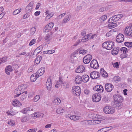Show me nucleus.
Instances as JSON below:
<instances>
[{
  "instance_id": "nucleus-1",
  "label": "nucleus",
  "mask_w": 132,
  "mask_h": 132,
  "mask_svg": "<svg viewBox=\"0 0 132 132\" xmlns=\"http://www.w3.org/2000/svg\"><path fill=\"white\" fill-rule=\"evenodd\" d=\"M114 103L116 105L115 107L117 109H120L122 105V102L123 98L122 96L118 94H115L113 95Z\"/></svg>"
},
{
  "instance_id": "nucleus-2",
  "label": "nucleus",
  "mask_w": 132,
  "mask_h": 132,
  "mask_svg": "<svg viewBox=\"0 0 132 132\" xmlns=\"http://www.w3.org/2000/svg\"><path fill=\"white\" fill-rule=\"evenodd\" d=\"M114 44L113 42L110 40H108L103 43L102 45V47L107 50H110L114 47Z\"/></svg>"
},
{
  "instance_id": "nucleus-3",
  "label": "nucleus",
  "mask_w": 132,
  "mask_h": 132,
  "mask_svg": "<svg viewBox=\"0 0 132 132\" xmlns=\"http://www.w3.org/2000/svg\"><path fill=\"white\" fill-rule=\"evenodd\" d=\"M125 35L129 37H132V24H130L129 26L126 27L124 30Z\"/></svg>"
},
{
  "instance_id": "nucleus-4",
  "label": "nucleus",
  "mask_w": 132,
  "mask_h": 132,
  "mask_svg": "<svg viewBox=\"0 0 132 132\" xmlns=\"http://www.w3.org/2000/svg\"><path fill=\"white\" fill-rule=\"evenodd\" d=\"M92 99L93 102H97L101 100V96L100 94L96 93L92 95Z\"/></svg>"
},
{
  "instance_id": "nucleus-5",
  "label": "nucleus",
  "mask_w": 132,
  "mask_h": 132,
  "mask_svg": "<svg viewBox=\"0 0 132 132\" xmlns=\"http://www.w3.org/2000/svg\"><path fill=\"white\" fill-rule=\"evenodd\" d=\"M123 16V15L121 14L115 15L110 18L108 20V21H110L111 20L113 21V22L116 21L121 18Z\"/></svg>"
},
{
  "instance_id": "nucleus-6",
  "label": "nucleus",
  "mask_w": 132,
  "mask_h": 132,
  "mask_svg": "<svg viewBox=\"0 0 132 132\" xmlns=\"http://www.w3.org/2000/svg\"><path fill=\"white\" fill-rule=\"evenodd\" d=\"M103 111L105 113L107 114H113L115 112L114 110H111L110 107L108 106L105 107L103 109Z\"/></svg>"
},
{
  "instance_id": "nucleus-7",
  "label": "nucleus",
  "mask_w": 132,
  "mask_h": 132,
  "mask_svg": "<svg viewBox=\"0 0 132 132\" xmlns=\"http://www.w3.org/2000/svg\"><path fill=\"white\" fill-rule=\"evenodd\" d=\"M53 26V23L52 22L49 23L45 27L43 30V31L45 33L49 32L52 29Z\"/></svg>"
},
{
  "instance_id": "nucleus-8",
  "label": "nucleus",
  "mask_w": 132,
  "mask_h": 132,
  "mask_svg": "<svg viewBox=\"0 0 132 132\" xmlns=\"http://www.w3.org/2000/svg\"><path fill=\"white\" fill-rule=\"evenodd\" d=\"M90 76L91 78L93 79H97L100 77V74L98 72L93 71L91 73Z\"/></svg>"
},
{
  "instance_id": "nucleus-9",
  "label": "nucleus",
  "mask_w": 132,
  "mask_h": 132,
  "mask_svg": "<svg viewBox=\"0 0 132 132\" xmlns=\"http://www.w3.org/2000/svg\"><path fill=\"white\" fill-rule=\"evenodd\" d=\"M72 92L73 94H75L77 96H79L80 94V87L78 86H76L72 89Z\"/></svg>"
},
{
  "instance_id": "nucleus-10",
  "label": "nucleus",
  "mask_w": 132,
  "mask_h": 132,
  "mask_svg": "<svg viewBox=\"0 0 132 132\" xmlns=\"http://www.w3.org/2000/svg\"><path fill=\"white\" fill-rule=\"evenodd\" d=\"M124 39V35L121 34H119L116 36V40L118 43H120L123 41Z\"/></svg>"
},
{
  "instance_id": "nucleus-11",
  "label": "nucleus",
  "mask_w": 132,
  "mask_h": 132,
  "mask_svg": "<svg viewBox=\"0 0 132 132\" xmlns=\"http://www.w3.org/2000/svg\"><path fill=\"white\" fill-rule=\"evenodd\" d=\"M92 59V55L90 54L87 55L83 58V60L84 63L85 64L89 63Z\"/></svg>"
},
{
  "instance_id": "nucleus-12",
  "label": "nucleus",
  "mask_w": 132,
  "mask_h": 132,
  "mask_svg": "<svg viewBox=\"0 0 132 132\" xmlns=\"http://www.w3.org/2000/svg\"><path fill=\"white\" fill-rule=\"evenodd\" d=\"M105 90L108 92H111L114 88L113 85L110 83L106 84L105 86Z\"/></svg>"
},
{
  "instance_id": "nucleus-13",
  "label": "nucleus",
  "mask_w": 132,
  "mask_h": 132,
  "mask_svg": "<svg viewBox=\"0 0 132 132\" xmlns=\"http://www.w3.org/2000/svg\"><path fill=\"white\" fill-rule=\"evenodd\" d=\"M90 66L94 69H97L99 67V65L96 60H93L90 63Z\"/></svg>"
},
{
  "instance_id": "nucleus-14",
  "label": "nucleus",
  "mask_w": 132,
  "mask_h": 132,
  "mask_svg": "<svg viewBox=\"0 0 132 132\" xmlns=\"http://www.w3.org/2000/svg\"><path fill=\"white\" fill-rule=\"evenodd\" d=\"M75 71L77 73H82L85 71V68L83 65H80L78 67Z\"/></svg>"
},
{
  "instance_id": "nucleus-15",
  "label": "nucleus",
  "mask_w": 132,
  "mask_h": 132,
  "mask_svg": "<svg viewBox=\"0 0 132 132\" xmlns=\"http://www.w3.org/2000/svg\"><path fill=\"white\" fill-rule=\"evenodd\" d=\"M52 81L50 78H48L46 83V86L47 89L48 90H50L52 86Z\"/></svg>"
},
{
  "instance_id": "nucleus-16",
  "label": "nucleus",
  "mask_w": 132,
  "mask_h": 132,
  "mask_svg": "<svg viewBox=\"0 0 132 132\" xmlns=\"http://www.w3.org/2000/svg\"><path fill=\"white\" fill-rule=\"evenodd\" d=\"M34 4V2H31L28 5L26 8V11L27 13L31 11Z\"/></svg>"
},
{
  "instance_id": "nucleus-17",
  "label": "nucleus",
  "mask_w": 132,
  "mask_h": 132,
  "mask_svg": "<svg viewBox=\"0 0 132 132\" xmlns=\"http://www.w3.org/2000/svg\"><path fill=\"white\" fill-rule=\"evenodd\" d=\"M93 89L95 91L99 92V93L103 92V86L100 85L95 86L94 88Z\"/></svg>"
},
{
  "instance_id": "nucleus-18",
  "label": "nucleus",
  "mask_w": 132,
  "mask_h": 132,
  "mask_svg": "<svg viewBox=\"0 0 132 132\" xmlns=\"http://www.w3.org/2000/svg\"><path fill=\"white\" fill-rule=\"evenodd\" d=\"M45 69L44 67H41L37 71L36 73L38 75V77H39L42 75L45 72Z\"/></svg>"
},
{
  "instance_id": "nucleus-19",
  "label": "nucleus",
  "mask_w": 132,
  "mask_h": 132,
  "mask_svg": "<svg viewBox=\"0 0 132 132\" xmlns=\"http://www.w3.org/2000/svg\"><path fill=\"white\" fill-rule=\"evenodd\" d=\"M12 104L14 106L17 107L20 106L22 105L21 103L18 100L16 99L13 101Z\"/></svg>"
},
{
  "instance_id": "nucleus-20",
  "label": "nucleus",
  "mask_w": 132,
  "mask_h": 132,
  "mask_svg": "<svg viewBox=\"0 0 132 132\" xmlns=\"http://www.w3.org/2000/svg\"><path fill=\"white\" fill-rule=\"evenodd\" d=\"M82 80L81 76H77L75 78V82L76 84H79L82 82Z\"/></svg>"
},
{
  "instance_id": "nucleus-21",
  "label": "nucleus",
  "mask_w": 132,
  "mask_h": 132,
  "mask_svg": "<svg viewBox=\"0 0 132 132\" xmlns=\"http://www.w3.org/2000/svg\"><path fill=\"white\" fill-rule=\"evenodd\" d=\"M82 82L85 83L87 82L89 80V76L87 75H84L81 76Z\"/></svg>"
},
{
  "instance_id": "nucleus-22",
  "label": "nucleus",
  "mask_w": 132,
  "mask_h": 132,
  "mask_svg": "<svg viewBox=\"0 0 132 132\" xmlns=\"http://www.w3.org/2000/svg\"><path fill=\"white\" fill-rule=\"evenodd\" d=\"M27 91H25L22 93V95L20 97V100L22 101H24L26 100L27 96Z\"/></svg>"
},
{
  "instance_id": "nucleus-23",
  "label": "nucleus",
  "mask_w": 132,
  "mask_h": 132,
  "mask_svg": "<svg viewBox=\"0 0 132 132\" xmlns=\"http://www.w3.org/2000/svg\"><path fill=\"white\" fill-rule=\"evenodd\" d=\"M100 73L101 76L103 77L106 78L108 76L107 73L104 70L103 68L101 69Z\"/></svg>"
},
{
  "instance_id": "nucleus-24",
  "label": "nucleus",
  "mask_w": 132,
  "mask_h": 132,
  "mask_svg": "<svg viewBox=\"0 0 132 132\" xmlns=\"http://www.w3.org/2000/svg\"><path fill=\"white\" fill-rule=\"evenodd\" d=\"M119 51V48L118 47H115L112 51V53L113 55H116L118 54Z\"/></svg>"
},
{
  "instance_id": "nucleus-25",
  "label": "nucleus",
  "mask_w": 132,
  "mask_h": 132,
  "mask_svg": "<svg viewBox=\"0 0 132 132\" xmlns=\"http://www.w3.org/2000/svg\"><path fill=\"white\" fill-rule=\"evenodd\" d=\"M38 77L36 73H34L31 76L30 80L34 82L36 80L37 78Z\"/></svg>"
},
{
  "instance_id": "nucleus-26",
  "label": "nucleus",
  "mask_w": 132,
  "mask_h": 132,
  "mask_svg": "<svg viewBox=\"0 0 132 132\" xmlns=\"http://www.w3.org/2000/svg\"><path fill=\"white\" fill-rule=\"evenodd\" d=\"M81 118V117L78 116L72 115L70 116L69 118L72 120L76 121L79 119Z\"/></svg>"
},
{
  "instance_id": "nucleus-27",
  "label": "nucleus",
  "mask_w": 132,
  "mask_h": 132,
  "mask_svg": "<svg viewBox=\"0 0 132 132\" xmlns=\"http://www.w3.org/2000/svg\"><path fill=\"white\" fill-rule=\"evenodd\" d=\"M15 93L16 94L14 95V97H18L21 94L22 92L20 90V89H19V88H16L14 91Z\"/></svg>"
},
{
  "instance_id": "nucleus-28",
  "label": "nucleus",
  "mask_w": 132,
  "mask_h": 132,
  "mask_svg": "<svg viewBox=\"0 0 132 132\" xmlns=\"http://www.w3.org/2000/svg\"><path fill=\"white\" fill-rule=\"evenodd\" d=\"M112 22L108 24V26L109 28L111 29L116 27L117 26V24L116 23H113V21H112Z\"/></svg>"
},
{
  "instance_id": "nucleus-29",
  "label": "nucleus",
  "mask_w": 132,
  "mask_h": 132,
  "mask_svg": "<svg viewBox=\"0 0 132 132\" xmlns=\"http://www.w3.org/2000/svg\"><path fill=\"white\" fill-rule=\"evenodd\" d=\"M18 88L20 90L22 93V92L27 88V86L25 84H22L19 86Z\"/></svg>"
},
{
  "instance_id": "nucleus-30",
  "label": "nucleus",
  "mask_w": 132,
  "mask_h": 132,
  "mask_svg": "<svg viewBox=\"0 0 132 132\" xmlns=\"http://www.w3.org/2000/svg\"><path fill=\"white\" fill-rule=\"evenodd\" d=\"M93 115L94 117L96 118V119L93 121H94L96 124H98L100 123V122L99 120H98L99 117H98V116L95 114H93Z\"/></svg>"
},
{
  "instance_id": "nucleus-31",
  "label": "nucleus",
  "mask_w": 132,
  "mask_h": 132,
  "mask_svg": "<svg viewBox=\"0 0 132 132\" xmlns=\"http://www.w3.org/2000/svg\"><path fill=\"white\" fill-rule=\"evenodd\" d=\"M42 59V57L41 56H38L35 61V63H36L37 64H38L40 63Z\"/></svg>"
},
{
  "instance_id": "nucleus-32",
  "label": "nucleus",
  "mask_w": 132,
  "mask_h": 132,
  "mask_svg": "<svg viewBox=\"0 0 132 132\" xmlns=\"http://www.w3.org/2000/svg\"><path fill=\"white\" fill-rule=\"evenodd\" d=\"M120 51L121 52V53H123L124 54H125L126 55L125 56H126V55H127L126 56H127V54H126V53L128 52L127 49L125 47H122L121 48Z\"/></svg>"
},
{
  "instance_id": "nucleus-33",
  "label": "nucleus",
  "mask_w": 132,
  "mask_h": 132,
  "mask_svg": "<svg viewBox=\"0 0 132 132\" xmlns=\"http://www.w3.org/2000/svg\"><path fill=\"white\" fill-rule=\"evenodd\" d=\"M44 114L43 113H40L38 112L35 113L34 114V117H43Z\"/></svg>"
},
{
  "instance_id": "nucleus-34",
  "label": "nucleus",
  "mask_w": 132,
  "mask_h": 132,
  "mask_svg": "<svg viewBox=\"0 0 132 132\" xmlns=\"http://www.w3.org/2000/svg\"><path fill=\"white\" fill-rule=\"evenodd\" d=\"M52 35L51 32L50 34L46 35L45 37V39L47 41L50 40L51 39V36Z\"/></svg>"
},
{
  "instance_id": "nucleus-35",
  "label": "nucleus",
  "mask_w": 132,
  "mask_h": 132,
  "mask_svg": "<svg viewBox=\"0 0 132 132\" xmlns=\"http://www.w3.org/2000/svg\"><path fill=\"white\" fill-rule=\"evenodd\" d=\"M125 45L128 48H130L132 47V42H126L124 43Z\"/></svg>"
},
{
  "instance_id": "nucleus-36",
  "label": "nucleus",
  "mask_w": 132,
  "mask_h": 132,
  "mask_svg": "<svg viewBox=\"0 0 132 132\" xmlns=\"http://www.w3.org/2000/svg\"><path fill=\"white\" fill-rule=\"evenodd\" d=\"M70 19V16L69 15L66 16L64 18L63 21L64 23H65L69 21Z\"/></svg>"
},
{
  "instance_id": "nucleus-37",
  "label": "nucleus",
  "mask_w": 132,
  "mask_h": 132,
  "mask_svg": "<svg viewBox=\"0 0 132 132\" xmlns=\"http://www.w3.org/2000/svg\"><path fill=\"white\" fill-rule=\"evenodd\" d=\"M64 112V110L63 108H59L56 110V112L58 114H60Z\"/></svg>"
},
{
  "instance_id": "nucleus-38",
  "label": "nucleus",
  "mask_w": 132,
  "mask_h": 132,
  "mask_svg": "<svg viewBox=\"0 0 132 132\" xmlns=\"http://www.w3.org/2000/svg\"><path fill=\"white\" fill-rule=\"evenodd\" d=\"M61 101L60 99L59 98L55 99L53 101L54 103H55L56 104H59L61 103Z\"/></svg>"
},
{
  "instance_id": "nucleus-39",
  "label": "nucleus",
  "mask_w": 132,
  "mask_h": 132,
  "mask_svg": "<svg viewBox=\"0 0 132 132\" xmlns=\"http://www.w3.org/2000/svg\"><path fill=\"white\" fill-rule=\"evenodd\" d=\"M40 96L39 95H36L34 98L33 101L34 102H37L39 99Z\"/></svg>"
},
{
  "instance_id": "nucleus-40",
  "label": "nucleus",
  "mask_w": 132,
  "mask_h": 132,
  "mask_svg": "<svg viewBox=\"0 0 132 132\" xmlns=\"http://www.w3.org/2000/svg\"><path fill=\"white\" fill-rule=\"evenodd\" d=\"M91 122L90 120H86L82 122V124L84 125H87L90 124Z\"/></svg>"
},
{
  "instance_id": "nucleus-41",
  "label": "nucleus",
  "mask_w": 132,
  "mask_h": 132,
  "mask_svg": "<svg viewBox=\"0 0 132 132\" xmlns=\"http://www.w3.org/2000/svg\"><path fill=\"white\" fill-rule=\"evenodd\" d=\"M7 124L10 126H13L15 124V122L12 120H9L7 122Z\"/></svg>"
},
{
  "instance_id": "nucleus-42",
  "label": "nucleus",
  "mask_w": 132,
  "mask_h": 132,
  "mask_svg": "<svg viewBox=\"0 0 132 132\" xmlns=\"http://www.w3.org/2000/svg\"><path fill=\"white\" fill-rule=\"evenodd\" d=\"M36 30V29L35 27L32 28L30 30V33L31 35H33Z\"/></svg>"
},
{
  "instance_id": "nucleus-43",
  "label": "nucleus",
  "mask_w": 132,
  "mask_h": 132,
  "mask_svg": "<svg viewBox=\"0 0 132 132\" xmlns=\"http://www.w3.org/2000/svg\"><path fill=\"white\" fill-rule=\"evenodd\" d=\"M114 80L116 82H118L120 80V78L119 76H115L114 78Z\"/></svg>"
},
{
  "instance_id": "nucleus-44",
  "label": "nucleus",
  "mask_w": 132,
  "mask_h": 132,
  "mask_svg": "<svg viewBox=\"0 0 132 132\" xmlns=\"http://www.w3.org/2000/svg\"><path fill=\"white\" fill-rule=\"evenodd\" d=\"M59 81L60 83H61V84H62L63 86L65 85V83L63 81V80L62 78L61 77L59 78Z\"/></svg>"
},
{
  "instance_id": "nucleus-45",
  "label": "nucleus",
  "mask_w": 132,
  "mask_h": 132,
  "mask_svg": "<svg viewBox=\"0 0 132 132\" xmlns=\"http://www.w3.org/2000/svg\"><path fill=\"white\" fill-rule=\"evenodd\" d=\"M29 120V118L27 117H25L22 119L21 121L22 122H25Z\"/></svg>"
},
{
  "instance_id": "nucleus-46",
  "label": "nucleus",
  "mask_w": 132,
  "mask_h": 132,
  "mask_svg": "<svg viewBox=\"0 0 132 132\" xmlns=\"http://www.w3.org/2000/svg\"><path fill=\"white\" fill-rule=\"evenodd\" d=\"M36 42V39H32L30 42L29 45L32 46Z\"/></svg>"
},
{
  "instance_id": "nucleus-47",
  "label": "nucleus",
  "mask_w": 132,
  "mask_h": 132,
  "mask_svg": "<svg viewBox=\"0 0 132 132\" xmlns=\"http://www.w3.org/2000/svg\"><path fill=\"white\" fill-rule=\"evenodd\" d=\"M29 109L28 108H25L22 110L21 112L23 113H26L29 111Z\"/></svg>"
},
{
  "instance_id": "nucleus-48",
  "label": "nucleus",
  "mask_w": 132,
  "mask_h": 132,
  "mask_svg": "<svg viewBox=\"0 0 132 132\" xmlns=\"http://www.w3.org/2000/svg\"><path fill=\"white\" fill-rule=\"evenodd\" d=\"M5 70L9 71H12V67L10 65H8L7 66Z\"/></svg>"
},
{
  "instance_id": "nucleus-49",
  "label": "nucleus",
  "mask_w": 132,
  "mask_h": 132,
  "mask_svg": "<svg viewBox=\"0 0 132 132\" xmlns=\"http://www.w3.org/2000/svg\"><path fill=\"white\" fill-rule=\"evenodd\" d=\"M87 52V50H81L80 51L79 53L80 54H85Z\"/></svg>"
},
{
  "instance_id": "nucleus-50",
  "label": "nucleus",
  "mask_w": 132,
  "mask_h": 132,
  "mask_svg": "<svg viewBox=\"0 0 132 132\" xmlns=\"http://www.w3.org/2000/svg\"><path fill=\"white\" fill-rule=\"evenodd\" d=\"M20 12V11L19 9H17L15 10L13 12L14 15H16Z\"/></svg>"
},
{
  "instance_id": "nucleus-51",
  "label": "nucleus",
  "mask_w": 132,
  "mask_h": 132,
  "mask_svg": "<svg viewBox=\"0 0 132 132\" xmlns=\"http://www.w3.org/2000/svg\"><path fill=\"white\" fill-rule=\"evenodd\" d=\"M106 128H103L98 130L97 132H106Z\"/></svg>"
},
{
  "instance_id": "nucleus-52",
  "label": "nucleus",
  "mask_w": 132,
  "mask_h": 132,
  "mask_svg": "<svg viewBox=\"0 0 132 132\" xmlns=\"http://www.w3.org/2000/svg\"><path fill=\"white\" fill-rule=\"evenodd\" d=\"M1 63H4L6 62L7 61V58L6 57H3L2 59H1Z\"/></svg>"
},
{
  "instance_id": "nucleus-53",
  "label": "nucleus",
  "mask_w": 132,
  "mask_h": 132,
  "mask_svg": "<svg viewBox=\"0 0 132 132\" xmlns=\"http://www.w3.org/2000/svg\"><path fill=\"white\" fill-rule=\"evenodd\" d=\"M37 130V129L34 128L31 129H29L27 131L28 132H35Z\"/></svg>"
},
{
  "instance_id": "nucleus-54",
  "label": "nucleus",
  "mask_w": 132,
  "mask_h": 132,
  "mask_svg": "<svg viewBox=\"0 0 132 132\" xmlns=\"http://www.w3.org/2000/svg\"><path fill=\"white\" fill-rule=\"evenodd\" d=\"M53 12H52L48 14V15L46 16V17L48 19H50L53 16Z\"/></svg>"
},
{
  "instance_id": "nucleus-55",
  "label": "nucleus",
  "mask_w": 132,
  "mask_h": 132,
  "mask_svg": "<svg viewBox=\"0 0 132 132\" xmlns=\"http://www.w3.org/2000/svg\"><path fill=\"white\" fill-rule=\"evenodd\" d=\"M119 64L117 62L115 63L113 65V67L117 68H119Z\"/></svg>"
},
{
  "instance_id": "nucleus-56",
  "label": "nucleus",
  "mask_w": 132,
  "mask_h": 132,
  "mask_svg": "<svg viewBox=\"0 0 132 132\" xmlns=\"http://www.w3.org/2000/svg\"><path fill=\"white\" fill-rule=\"evenodd\" d=\"M61 83H60L59 80L57 81L56 82V84L55 85V87H56L58 88V86H60L61 85Z\"/></svg>"
},
{
  "instance_id": "nucleus-57",
  "label": "nucleus",
  "mask_w": 132,
  "mask_h": 132,
  "mask_svg": "<svg viewBox=\"0 0 132 132\" xmlns=\"http://www.w3.org/2000/svg\"><path fill=\"white\" fill-rule=\"evenodd\" d=\"M84 92L85 94L88 95L90 93V91L88 89H86L85 90Z\"/></svg>"
},
{
  "instance_id": "nucleus-58",
  "label": "nucleus",
  "mask_w": 132,
  "mask_h": 132,
  "mask_svg": "<svg viewBox=\"0 0 132 132\" xmlns=\"http://www.w3.org/2000/svg\"><path fill=\"white\" fill-rule=\"evenodd\" d=\"M107 18V17L106 15H104L102 16L101 18V19L103 21H104Z\"/></svg>"
},
{
  "instance_id": "nucleus-59",
  "label": "nucleus",
  "mask_w": 132,
  "mask_h": 132,
  "mask_svg": "<svg viewBox=\"0 0 132 132\" xmlns=\"http://www.w3.org/2000/svg\"><path fill=\"white\" fill-rule=\"evenodd\" d=\"M106 10V9L105 7H102L100 9L99 11L100 12H103L104 11H105Z\"/></svg>"
},
{
  "instance_id": "nucleus-60",
  "label": "nucleus",
  "mask_w": 132,
  "mask_h": 132,
  "mask_svg": "<svg viewBox=\"0 0 132 132\" xmlns=\"http://www.w3.org/2000/svg\"><path fill=\"white\" fill-rule=\"evenodd\" d=\"M85 37H82V39L81 40V41L82 42H85L88 40L87 38H85Z\"/></svg>"
},
{
  "instance_id": "nucleus-61",
  "label": "nucleus",
  "mask_w": 132,
  "mask_h": 132,
  "mask_svg": "<svg viewBox=\"0 0 132 132\" xmlns=\"http://www.w3.org/2000/svg\"><path fill=\"white\" fill-rule=\"evenodd\" d=\"M48 54H50L54 53L55 51L53 50H50L48 51Z\"/></svg>"
},
{
  "instance_id": "nucleus-62",
  "label": "nucleus",
  "mask_w": 132,
  "mask_h": 132,
  "mask_svg": "<svg viewBox=\"0 0 132 132\" xmlns=\"http://www.w3.org/2000/svg\"><path fill=\"white\" fill-rule=\"evenodd\" d=\"M33 69V67L32 66L30 67L28 70V72H30L32 71Z\"/></svg>"
},
{
  "instance_id": "nucleus-63",
  "label": "nucleus",
  "mask_w": 132,
  "mask_h": 132,
  "mask_svg": "<svg viewBox=\"0 0 132 132\" xmlns=\"http://www.w3.org/2000/svg\"><path fill=\"white\" fill-rule=\"evenodd\" d=\"M42 47L41 46H40L37 48L36 49V51H38L39 52H40V51L42 49Z\"/></svg>"
},
{
  "instance_id": "nucleus-64",
  "label": "nucleus",
  "mask_w": 132,
  "mask_h": 132,
  "mask_svg": "<svg viewBox=\"0 0 132 132\" xmlns=\"http://www.w3.org/2000/svg\"><path fill=\"white\" fill-rule=\"evenodd\" d=\"M29 15L27 13H26L23 16V18L24 19H26L28 17H29Z\"/></svg>"
}]
</instances>
